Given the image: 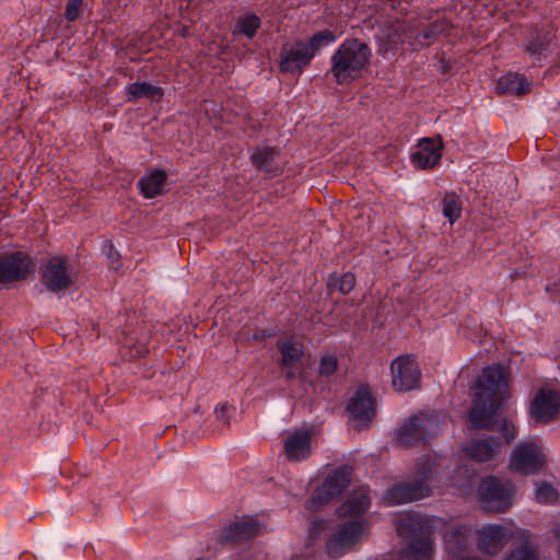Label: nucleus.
<instances>
[{"mask_svg": "<svg viewBox=\"0 0 560 560\" xmlns=\"http://www.w3.org/2000/svg\"><path fill=\"white\" fill-rule=\"evenodd\" d=\"M506 370L498 363L483 368L476 380L472 404L468 419L472 430L493 431L497 425V413L508 399Z\"/></svg>", "mask_w": 560, "mask_h": 560, "instance_id": "f257e3e1", "label": "nucleus"}, {"mask_svg": "<svg viewBox=\"0 0 560 560\" xmlns=\"http://www.w3.org/2000/svg\"><path fill=\"white\" fill-rule=\"evenodd\" d=\"M371 57L372 51L366 43L348 38L331 55L329 72L337 84H349L361 78L370 66Z\"/></svg>", "mask_w": 560, "mask_h": 560, "instance_id": "f03ea898", "label": "nucleus"}, {"mask_svg": "<svg viewBox=\"0 0 560 560\" xmlns=\"http://www.w3.org/2000/svg\"><path fill=\"white\" fill-rule=\"evenodd\" d=\"M335 33L323 30L313 34L307 42L295 39L281 47L279 69L282 73L300 75L312 62L317 51L335 42Z\"/></svg>", "mask_w": 560, "mask_h": 560, "instance_id": "7ed1b4c3", "label": "nucleus"}, {"mask_svg": "<svg viewBox=\"0 0 560 560\" xmlns=\"http://www.w3.org/2000/svg\"><path fill=\"white\" fill-rule=\"evenodd\" d=\"M442 420L438 415L420 412L411 416L396 432L398 445L408 448L438 435Z\"/></svg>", "mask_w": 560, "mask_h": 560, "instance_id": "20e7f679", "label": "nucleus"}, {"mask_svg": "<svg viewBox=\"0 0 560 560\" xmlns=\"http://www.w3.org/2000/svg\"><path fill=\"white\" fill-rule=\"evenodd\" d=\"M515 488L511 481L495 476L485 477L478 486V495L483 510L502 513L513 505Z\"/></svg>", "mask_w": 560, "mask_h": 560, "instance_id": "39448f33", "label": "nucleus"}, {"mask_svg": "<svg viewBox=\"0 0 560 560\" xmlns=\"http://www.w3.org/2000/svg\"><path fill=\"white\" fill-rule=\"evenodd\" d=\"M352 467L342 465L336 468L326 477L323 485L318 487L307 500L306 508L316 512L339 497L351 482Z\"/></svg>", "mask_w": 560, "mask_h": 560, "instance_id": "423d86ee", "label": "nucleus"}, {"mask_svg": "<svg viewBox=\"0 0 560 560\" xmlns=\"http://www.w3.org/2000/svg\"><path fill=\"white\" fill-rule=\"evenodd\" d=\"M392 384L398 392H409L420 387L421 371L413 354L398 355L390 364Z\"/></svg>", "mask_w": 560, "mask_h": 560, "instance_id": "0eeeda50", "label": "nucleus"}, {"mask_svg": "<svg viewBox=\"0 0 560 560\" xmlns=\"http://www.w3.org/2000/svg\"><path fill=\"white\" fill-rule=\"evenodd\" d=\"M347 411L353 420L357 431L369 428L376 415V400L368 385L358 387L348 401Z\"/></svg>", "mask_w": 560, "mask_h": 560, "instance_id": "6e6552de", "label": "nucleus"}, {"mask_svg": "<svg viewBox=\"0 0 560 560\" xmlns=\"http://www.w3.org/2000/svg\"><path fill=\"white\" fill-rule=\"evenodd\" d=\"M365 530L362 521L343 523L326 542V553L331 559L343 556L349 549L358 544Z\"/></svg>", "mask_w": 560, "mask_h": 560, "instance_id": "1a4fd4ad", "label": "nucleus"}, {"mask_svg": "<svg viewBox=\"0 0 560 560\" xmlns=\"http://www.w3.org/2000/svg\"><path fill=\"white\" fill-rule=\"evenodd\" d=\"M545 456L534 443H520L510 458V467L522 475H534L545 466Z\"/></svg>", "mask_w": 560, "mask_h": 560, "instance_id": "9d476101", "label": "nucleus"}, {"mask_svg": "<svg viewBox=\"0 0 560 560\" xmlns=\"http://www.w3.org/2000/svg\"><path fill=\"white\" fill-rule=\"evenodd\" d=\"M530 415L540 423L555 420L560 413V396L558 392L540 388L530 401Z\"/></svg>", "mask_w": 560, "mask_h": 560, "instance_id": "9b49d317", "label": "nucleus"}, {"mask_svg": "<svg viewBox=\"0 0 560 560\" xmlns=\"http://www.w3.org/2000/svg\"><path fill=\"white\" fill-rule=\"evenodd\" d=\"M417 150L411 153L410 161L419 170H431L440 164L443 151L441 136L422 138L417 143Z\"/></svg>", "mask_w": 560, "mask_h": 560, "instance_id": "f8f14e48", "label": "nucleus"}, {"mask_svg": "<svg viewBox=\"0 0 560 560\" xmlns=\"http://www.w3.org/2000/svg\"><path fill=\"white\" fill-rule=\"evenodd\" d=\"M32 269L30 256L14 252L0 256V283L25 279Z\"/></svg>", "mask_w": 560, "mask_h": 560, "instance_id": "ddd939ff", "label": "nucleus"}, {"mask_svg": "<svg viewBox=\"0 0 560 560\" xmlns=\"http://www.w3.org/2000/svg\"><path fill=\"white\" fill-rule=\"evenodd\" d=\"M312 428L293 430L283 441V453L289 462H301L312 454Z\"/></svg>", "mask_w": 560, "mask_h": 560, "instance_id": "4468645a", "label": "nucleus"}, {"mask_svg": "<svg viewBox=\"0 0 560 560\" xmlns=\"http://www.w3.org/2000/svg\"><path fill=\"white\" fill-rule=\"evenodd\" d=\"M430 494L431 488L421 479L393 486L386 491L385 499L390 504H402L428 498Z\"/></svg>", "mask_w": 560, "mask_h": 560, "instance_id": "2eb2a0df", "label": "nucleus"}, {"mask_svg": "<svg viewBox=\"0 0 560 560\" xmlns=\"http://www.w3.org/2000/svg\"><path fill=\"white\" fill-rule=\"evenodd\" d=\"M260 529L258 520L252 516H243L224 528L218 538V542L225 544H241L246 540L255 538Z\"/></svg>", "mask_w": 560, "mask_h": 560, "instance_id": "dca6fc26", "label": "nucleus"}, {"mask_svg": "<svg viewBox=\"0 0 560 560\" xmlns=\"http://www.w3.org/2000/svg\"><path fill=\"white\" fill-rule=\"evenodd\" d=\"M67 265L66 257L55 256L49 259L42 276V281L49 291L57 292L71 285Z\"/></svg>", "mask_w": 560, "mask_h": 560, "instance_id": "f3484780", "label": "nucleus"}, {"mask_svg": "<svg viewBox=\"0 0 560 560\" xmlns=\"http://www.w3.org/2000/svg\"><path fill=\"white\" fill-rule=\"evenodd\" d=\"M371 505L369 489L360 487L353 490L348 500L337 508L339 517H351L364 514Z\"/></svg>", "mask_w": 560, "mask_h": 560, "instance_id": "a211bd4d", "label": "nucleus"}, {"mask_svg": "<svg viewBox=\"0 0 560 560\" xmlns=\"http://www.w3.org/2000/svg\"><path fill=\"white\" fill-rule=\"evenodd\" d=\"M279 154L280 151L276 147L257 145L250 153L249 160L258 171L267 174H278L280 171L277 164Z\"/></svg>", "mask_w": 560, "mask_h": 560, "instance_id": "6ab92c4d", "label": "nucleus"}, {"mask_svg": "<svg viewBox=\"0 0 560 560\" xmlns=\"http://www.w3.org/2000/svg\"><path fill=\"white\" fill-rule=\"evenodd\" d=\"M500 446L499 439L490 436L488 439L474 440L466 448V453L471 459L483 463L493 459L499 454Z\"/></svg>", "mask_w": 560, "mask_h": 560, "instance_id": "aec40b11", "label": "nucleus"}, {"mask_svg": "<svg viewBox=\"0 0 560 560\" xmlns=\"http://www.w3.org/2000/svg\"><path fill=\"white\" fill-rule=\"evenodd\" d=\"M504 529L500 525L485 527L479 533L478 548L487 555H497L503 549Z\"/></svg>", "mask_w": 560, "mask_h": 560, "instance_id": "412c9836", "label": "nucleus"}, {"mask_svg": "<svg viewBox=\"0 0 560 560\" xmlns=\"http://www.w3.org/2000/svg\"><path fill=\"white\" fill-rule=\"evenodd\" d=\"M497 92L499 94L525 95L530 91V84L523 74L506 73L497 82Z\"/></svg>", "mask_w": 560, "mask_h": 560, "instance_id": "4be33fe9", "label": "nucleus"}, {"mask_svg": "<svg viewBox=\"0 0 560 560\" xmlns=\"http://www.w3.org/2000/svg\"><path fill=\"white\" fill-rule=\"evenodd\" d=\"M166 179L167 174L164 170H155L148 176L142 177L138 186L145 198H154L162 194Z\"/></svg>", "mask_w": 560, "mask_h": 560, "instance_id": "5701e85b", "label": "nucleus"}, {"mask_svg": "<svg viewBox=\"0 0 560 560\" xmlns=\"http://www.w3.org/2000/svg\"><path fill=\"white\" fill-rule=\"evenodd\" d=\"M451 27L452 25L447 20H435L427 28L416 35V42L422 47H428L441 35L447 34Z\"/></svg>", "mask_w": 560, "mask_h": 560, "instance_id": "b1692460", "label": "nucleus"}, {"mask_svg": "<svg viewBox=\"0 0 560 560\" xmlns=\"http://www.w3.org/2000/svg\"><path fill=\"white\" fill-rule=\"evenodd\" d=\"M163 94L164 91L162 88L148 82H136L127 88V101L129 102L142 97L158 102L163 97Z\"/></svg>", "mask_w": 560, "mask_h": 560, "instance_id": "393cba45", "label": "nucleus"}, {"mask_svg": "<svg viewBox=\"0 0 560 560\" xmlns=\"http://www.w3.org/2000/svg\"><path fill=\"white\" fill-rule=\"evenodd\" d=\"M278 350L281 353L280 365L282 368H293L301 362L304 355L303 345L292 340L278 342Z\"/></svg>", "mask_w": 560, "mask_h": 560, "instance_id": "a878e982", "label": "nucleus"}, {"mask_svg": "<svg viewBox=\"0 0 560 560\" xmlns=\"http://www.w3.org/2000/svg\"><path fill=\"white\" fill-rule=\"evenodd\" d=\"M432 552L433 542L428 537L411 539L406 549L410 560H431Z\"/></svg>", "mask_w": 560, "mask_h": 560, "instance_id": "bb28decb", "label": "nucleus"}, {"mask_svg": "<svg viewBox=\"0 0 560 560\" xmlns=\"http://www.w3.org/2000/svg\"><path fill=\"white\" fill-rule=\"evenodd\" d=\"M462 210L463 202L459 196L454 191L446 192L442 199V212L451 224L460 218Z\"/></svg>", "mask_w": 560, "mask_h": 560, "instance_id": "cd10ccee", "label": "nucleus"}, {"mask_svg": "<svg viewBox=\"0 0 560 560\" xmlns=\"http://www.w3.org/2000/svg\"><path fill=\"white\" fill-rule=\"evenodd\" d=\"M260 25V18L257 14L252 13L240 16L237 19L235 28L238 34H242L248 38H253L256 35Z\"/></svg>", "mask_w": 560, "mask_h": 560, "instance_id": "c85d7f7f", "label": "nucleus"}, {"mask_svg": "<svg viewBox=\"0 0 560 560\" xmlns=\"http://www.w3.org/2000/svg\"><path fill=\"white\" fill-rule=\"evenodd\" d=\"M466 532L465 527H454L445 532L444 541L448 549L453 552L460 551L466 545Z\"/></svg>", "mask_w": 560, "mask_h": 560, "instance_id": "c756f323", "label": "nucleus"}, {"mask_svg": "<svg viewBox=\"0 0 560 560\" xmlns=\"http://www.w3.org/2000/svg\"><path fill=\"white\" fill-rule=\"evenodd\" d=\"M535 497L537 502L546 504L556 502L559 498V492L551 483L542 481L537 486Z\"/></svg>", "mask_w": 560, "mask_h": 560, "instance_id": "7c9ffc66", "label": "nucleus"}, {"mask_svg": "<svg viewBox=\"0 0 560 560\" xmlns=\"http://www.w3.org/2000/svg\"><path fill=\"white\" fill-rule=\"evenodd\" d=\"M505 560H538L537 548L532 545H524L511 551Z\"/></svg>", "mask_w": 560, "mask_h": 560, "instance_id": "2f4dec72", "label": "nucleus"}, {"mask_svg": "<svg viewBox=\"0 0 560 560\" xmlns=\"http://www.w3.org/2000/svg\"><path fill=\"white\" fill-rule=\"evenodd\" d=\"M338 369V360L336 355H324L320 358L318 372L322 376H330Z\"/></svg>", "mask_w": 560, "mask_h": 560, "instance_id": "473e14b6", "label": "nucleus"}, {"mask_svg": "<svg viewBox=\"0 0 560 560\" xmlns=\"http://www.w3.org/2000/svg\"><path fill=\"white\" fill-rule=\"evenodd\" d=\"M549 40L547 35L537 34L528 45H526V51L530 55H540L547 49Z\"/></svg>", "mask_w": 560, "mask_h": 560, "instance_id": "72a5a7b5", "label": "nucleus"}, {"mask_svg": "<svg viewBox=\"0 0 560 560\" xmlns=\"http://www.w3.org/2000/svg\"><path fill=\"white\" fill-rule=\"evenodd\" d=\"M336 285L341 294L350 293L355 285V277L352 272H345L336 278Z\"/></svg>", "mask_w": 560, "mask_h": 560, "instance_id": "f704fd0d", "label": "nucleus"}, {"mask_svg": "<svg viewBox=\"0 0 560 560\" xmlns=\"http://www.w3.org/2000/svg\"><path fill=\"white\" fill-rule=\"evenodd\" d=\"M104 248L106 250V256L109 261V267L114 270H119L121 268V256L115 249V246L112 241H106L104 244Z\"/></svg>", "mask_w": 560, "mask_h": 560, "instance_id": "c9c22d12", "label": "nucleus"}, {"mask_svg": "<svg viewBox=\"0 0 560 560\" xmlns=\"http://www.w3.org/2000/svg\"><path fill=\"white\" fill-rule=\"evenodd\" d=\"M83 0H68L65 18L68 22H74L82 12Z\"/></svg>", "mask_w": 560, "mask_h": 560, "instance_id": "e433bc0d", "label": "nucleus"}, {"mask_svg": "<svg viewBox=\"0 0 560 560\" xmlns=\"http://www.w3.org/2000/svg\"><path fill=\"white\" fill-rule=\"evenodd\" d=\"M421 524H422L421 516L413 515V514H406L405 516H402L399 520L398 533H399V535H407L408 534V532H407L408 528H411V527H413L416 525H421Z\"/></svg>", "mask_w": 560, "mask_h": 560, "instance_id": "4c0bfd02", "label": "nucleus"}, {"mask_svg": "<svg viewBox=\"0 0 560 560\" xmlns=\"http://www.w3.org/2000/svg\"><path fill=\"white\" fill-rule=\"evenodd\" d=\"M418 474L422 476L424 480H428L430 476L433 474L435 465L434 460L429 456H423L419 459L418 463Z\"/></svg>", "mask_w": 560, "mask_h": 560, "instance_id": "58836bf2", "label": "nucleus"}, {"mask_svg": "<svg viewBox=\"0 0 560 560\" xmlns=\"http://www.w3.org/2000/svg\"><path fill=\"white\" fill-rule=\"evenodd\" d=\"M501 432H502L506 443H511L516 438V428L508 419H503L502 424H501Z\"/></svg>", "mask_w": 560, "mask_h": 560, "instance_id": "ea45409f", "label": "nucleus"}, {"mask_svg": "<svg viewBox=\"0 0 560 560\" xmlns=\"http://www.w3.org/2000/svg\"><path fill=\"white\" fill-rule=\"evenodd\" d=\"M128 354L131 359L142 357L143 354L149 352V348L145 343L139 345H128Z\"/></svg>", "mask_w": 560, "mask_h": 560, "instance_id": "a19ab883", "label": "nucleus"}, {"mask_svg": "<svg viewBox=\"0 0 560 560\" xmlns=\"http://www.w3.org/2000/svg\"><path fill=\"white\" fill-rule=\"evenodd\" d=\"M233 409L228 402L222 404L215 409V415L219 420H223L225 424H229V412Z\"/></svg>", "mask_w": 560, "mask_h": 560, "instance_id": "79ce46f5", "label": "nucleus"}, {"mask_svg": "<svg viewBox=\"0 0 560 560\" xmlns=\"http://www.w3.org/2000/svg\"><path fill=\"white\" fill-rule=\"evenodd\" d=\"M324 526H325V521H323V520L313 521L310 526V536L313 539L317 538L322 534Z\"/></svg>", "mask_w": 560, "mask_h": 560, "instance_id": "37998d69", "label": "nucleus"}, {"mask_svg": "<svg viewBox=\"0 0 560 560\" xmlns=\"http://www.w3.org/2000/svg\"><path fill=\"white\" fill-rule=\"evenodd\" d=\"M270 336H272V334L267 332L265 329H260V330H257L253 335V338L255 340H264V339H266L267 337H270Z\"/></svg>", "mask_w": 560, "mask_h": 560, "instance_id": "c03bdc74", "label": "nucleus"}, {"mask_svg": "<svg viewBox=\"0 0 560 560\" xmlns=\"http://www.w3.org/2000/svg\"><path fill=\"white\" fill-rule=\"evenodd\" d=\"M288 371L285 372V378L288 381H291L295 377V373L292 371V368H287Z\"/></svg>", "mask_w": 560, "mask_h": 560, "instance_id": "a18cd8bd", "label": "nucleus"}, {"mask_svg": "<svg viewBox=\"0 0 560 560\" xmlns=\"http://www.w3.org/2000/svg\"><path fill=\"white\" fill-rule=\"evenodd\" d=\"M462 560H479V559H478V558H476V557H467V558H464V559H462Z\"/></svg>", "mask_w": 560, "mask_h": 560, "instance_id": "49530a36", "label": "nucleus"}, {"mask_svg": "<svg viewBox=\"0 0 560 560\" xmlns=\"http://www.w3.org/2000/svg\"><path fill=\"white\" fill-rule=\"evenodd\" d=\"M187 34V30L186 28H183L182 31V35L185 36Z\"/></svg>", "mask_w": 560, "mask_h": 560, "instance_id": "de8ad7c7", "label": "nucleus"}]
</instances>
